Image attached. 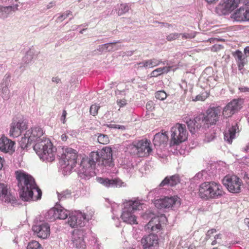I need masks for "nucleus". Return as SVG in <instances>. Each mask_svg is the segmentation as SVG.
<instances>
[{
    "label": "nucleus",
    "instance_id": "obj_62",
    "mask_svg": "<svg viewBox=\"0 0 249 249\" xmlns=\"http://www.w3.org/2000/svg\"><path fill=\"white\" fill-rule=\"evenodd\" d=\"M214 239L216 240L218 239H221V234H219L216 235L215 236H214Z\"/></svg>",
    "mask_w": 249,
    "mask_h": 249
},
{
    "label": "nucleus",
    "instance_id": "obj_59",
    "mask_svg": "<svg viewBox=\"0 0 249 249\" xmlns=\"http://www.w3.org/2000/svg\"><path fill=\"white\" fill-rule=\"evenodd\" d=\"M208 4L215 3L218 0H205Z\"/></svg>",
    "mask_w": 249,
    "mask_h": 249
},
{
    "label": "nucleus",
    "instance_id": "obj_39",
    "mask_svg": "<svg viewBox=\"0 0 249 249\" xmlns=\"http://www.w3.org/2000/svg\"><path fill=\"white\" fill-rule=\"evenodd\" d=\"M71 195V191L70 190H66L59 193L58 195V198L60 200H62L64 198L69 197Z\"/></svg>",
    "mask_w": 249,
    "mask_h": 249
},
{
    "label": "nucleus",
    "instance_id": "obj_24",
    "mask_svg": "<svg viewBox=\"0 0 249 249\" xmlns=\"http://www.w3.org/2000/svg\"><path fill=\"white\" fill-rule=\"evenodd\" d=\"M232 18L237 21L249 20V10L241 7L233 13Z\"/></svg>",
    "mask_w": 249,
    "mask_h": 249
},
{
    "label": "nucleus",
    "instance_id": "obj_2",
    "mask_svg": "<svg viewBox=\"0 0 249 249\" xmlns=\"http://www.w3.org/2000/svg\"><path fill=\"white\" fill-rule=\"evenodd\" d=\"M112 160L111 148L105 147L99 151L91 152L89 155L88 163L90 167H94L96 162L104 166H110L112 164Z\"/></svg>",
    "mask_w": 249,
    "mask_h": 249
},
{
    "label": "nucleus",
    "instance_id": "obj_55",
    "mask_svg": "<svg viewBox=\"0 0 249 249\" xmlns=\"http://www.w3.org/2000/svg\"><path fill=\"white\" fill-rule=\"evenodd\" d=\"M201 101L202 100V96L200 95H198L196 96L195 99H193V101Z\"/></svg>",
    "mask_w": 249,
    "mask_h": 249
},
{
    "label": "nucleus",
    "instance_id": "obj_15",
    "mask_svg": "<svg viewBox=\"0 0 249 249\" xmlns=\"http://www.w3.org/2000/svg\"><path fill=\"white\" fill-rule=\"evenodd\" d=\"M220 112L221 109L219 107H211L206 111V116L203 117V122L204 121L207 124H215L218 120Z\"/></svg>",
    "mask_w": 249,
    "mask_h": 249
},
{
    "label": "nucleus",
    "instance_id": "obj_38",
    "mask_svg": "<svg viewBox=\"0 0 249 249\" xmlns=\"http://www.w3.org/2000/svg\"><path fill=\"white\" fill-rule=\"evenodd\" d=\"M181 36V34L174 33H171L166 36V39L168 41H172L178 38Z\"/></svg>",
    "mask_w": 249,
    "mask_h": 249
},
{
    "label": "nucleus",
    "instance_id": "obj_32",
    "mask_svg": "<svg viewBox=\"0 0 249 249\" xmlns=\"http://www.w3.org/2000/svg\"><path fill=\"white\" fill-rule=\"evenodd\" d=\"M10 192L7 184L0 182V197L10 199Z\"/></svg>",
    "mask_w": 249,
    "mask_h": 249
},
{
    "label": "nucleus",
    "instance_id": "obj_49",
    "mask_svg": "<svg viewBox=\"0 0 249 249\" xmlns=\"http://www.w3.org/2000/svg\"><path fill=\"white\" fill-rule=\"evenodd\" d=\"M221 48V46L219 45L214 44L211 47V50L213 52H216L220 50Z\"/></svg>",
    "mask_w": 249,
    "mask_h": 249
},
{
    "label": "nucleus",
    "instance_id": "obj_44",
    "mask_svg": "<svg viewBox=\"0 0 249 249\" xmlns=\"http://www.w3.org/2000/svg\"><path fill=\"white\" fill-rule=\"evenodd\" d=\"M181 36H182V38L183 39L194 38L195 36L193 34L189 33L181 34Z\"/></svg>",
    "mask_w": 249,
    "mask_h": 249
},
{
    "label": "nucleus",
    "instance_id": "obj_19",
    "mask_svg": "<svg viewBox=\"0 0 249 249\" xmlns=\"http://www.w3.org/2000/svg\"><path fill=\"white\" fill-rule=\"evenodd\" d=\"M143 249H156L158 246V237L157 235L150 234L143 237L141 240Z\"/></svg>",
    "mask_w": 249,
    "mask_h": 249
},
{
    "label": "nucleus",
    "instance_id": "obj_31",
    "mask_svg": "<svg viewBox=\"0 0 249 249\" xmlns=\"http://www.w3.org/2000/svg\"><path fill=\"white\" fill-rule=\"evenodd\" d=\"M164 64L161 60H158L153 58L152 59L144 60L143 66L144 68H151L160 65V64Z\"/></svg>",
    "mask_w": 249,
    "mask_h": 249
},
{
    "label": "nucleus",
    "instance_id": "obj_18",
    "mask_svg": "<svg viewBox=\"0 0 249 249\" xmlns=\"http://www.w3.org/2000/svg\"><path fill=\"white\" fill-rule=\"evenodd\" d=\"M32 229L37 236L40 238L46 239L50 234V226L47 223H42L35 225L33 226Z\"/></svg>",
    "mask_w": 249,
    "mask_h": 249
},
{
    "label": "nucleus",
    "instance_id": "obj_64",
    "mask_svg": "<svg viewBox=\"0 0 249 249\" xmlns=\"http://www.w3.org/2000/svg\"><path fill=\"white\" fill-rule=\"evenodd\" d=\"M216 243H217L216 240V239H215L214 240H213V241L212 242V245H215Z\"/></svg>",
    "mask_w": 249,
    "mask_h": 249
},
{
    "label": "nucleus",
    "instance_id": "obj_30",
    "mask_svg": "<svg viewBox=\"0 0 249 249\" xmlns=\"http://www.w3.org/2000/svg\"><path fill=\"white\" fill-rule=\"evenodd\" d=\"M170 67H163L162 68H157L150 73V77H156L164 72L167 73L170 71Z\"/></svg>",
    "mask_w": 249,
    "mask_h": 249
},
{
    "label": "nucleus",
    "instance_id": "obj_60",
    "mask_svg": "<svg viewBox=\"0 0 249 249\" xmlns=\"http://www.w3.org/2000/svg\"><path fill=\"white\" fill-rule=\"evenodd\" d=\"M244 222L248 226L249 229V218L245 219Z\"/></svg>",
    "mask_w": 249,
    "mask_h": 249
},
{
    "label": "nucleus",
    "instance_id": "obj_53",
    "mask_svg": "<svg viewBox=\"0 0 249 249\" xmlns=\"http://www.w3.org/2000/svg\"><path fill=\"white\" fill-rule=\"evenodd\" d=\"M60 79L58 77H53L52 78V81L56 83H58L60 82Z\"/></svg>",
    "mask_w": 249,
    "mask_h": 249
},
{
    "label": "nucleus",
    "instance_id": "obj_58",
    "mask_svg": "<svg viewBox=\"0 0 249 249\" xmlns=\"http://www.w3.org/2000/svg\"><path fill=\"white\" fill-rule=\"evenodd\" d=\"M4 161V160L0 157V170H1L3 167Z\"/></svg>",
    "mask_w": 249,
    "mask_h": 249
},
{
    "label": "nucleus",
    "instance_id": "obj_63",
    "mask_svg": "<svg viewBox=\"0 0 249 249\" xmlns=\"http://www.w3.org/2000/svg\"><path fill=\"white\" fill-rule=\"evenodd\" d=\"M245 151H247V152H249V143L246 146V147L245 148Z\"/></svg>",
    "mask_w": 249,
    "mask_h": 249
},
{
    "label": "nucleus",
    "instance_id": "obj_28",
    "mask_svg": "<svg viewBox=\"0 0 249 249\" xmlns=\"http://www.w3.org/2000/svg\"><path fill=\"white\" fill-rule=\"evenodd\" d=\"M168 137L167 132L157 133L154 137L153 143L155 145L160 146L167 142Z\"/></svg>",
    "mask_w": 249,
    "mask_h": 249
},
{
    "label": "nucleus",
    "instance_id": "obj_47",
    "mask_svg": "<svg viewBox=\"0 0 249 249\" xmlns=\"http://www.w3.org/2000/svg\"><path fill=\"white\" fill-rule=\"evenodd\" d=\"M109 127L114 128H118L122 130H124L125 129V127L124 125H119L115 124H110Z\"/></svg>",
    "mask_w": 249,
    "mask_h": 249
},
{
    "label": "nucleus",
    "instance_id": "obj_40",
    "mask_svg": "<svg viewBox=\"0 0 249 249\" xmlns=\"http://www.w3.org/2000/svg\"><path fill=\"white\" fill-rule=\"evenodd\" d=\"M214 132L213 130H211L209 133L205 134V141L207 142H210L213 140L215 137Z\"/></svg>",
    "mask_w": 249,
    "mask_h": 249
},
{
    "label": "nucleus",
    "instance_id": "obj_61",
    "mask_svg": "<svg viewBox=\"0 0 249 249\" xmlns=\"http://www.w3.org/2000/svg\"><path fill=\"white\" fill-rule=\"evenodd\" d=\"M12 7V10L13 11H15L18 9V4H16Z\"/></svg>",
    "mask_w": 249,
    "mask_h": 249
},
{
    "label": "nucleus",
    "instance_id": "obj_33",
    "mask_svg": "<svg viewBox=\"0 0 249 249\" xmlns=\"http://www.w3.org/2000/svg\"><path fill=\"white\" fill-rule=\"evenodd\" d=\"M12 11V6L4 7L0 5V17L3 18L7 17Z\"/></svg>",
    "mask_w": 249,
    "mask_h": 249
},
{
    "label": "nucleus",
    "instance_id": "obj_11",
    "mask_svg": "<svg viewBox=\"0 0 249 249\" xmlns=\"http://www.w3.org/2000/svg\"><path fill=\"white\" fill-rule=\"evenodd\" d=\"M91 215L85 213H77L75 214L69 215L68 223L72 228L82 227L85 226V221H89Z\"/></svg>",
    "mask_w": 249,
    "mask_h": 249
},
{
    "label": "nucleus",
    "instance_id": "obj_12",
    "mask_svg": "<svg viewBox=\"0 0 249 249\" xmlns=\"http://www.w3.org/2000/svg\"><path fill=\"white\" fill-rule=\"evenodd\" d=\"M240 0H223V3H220L217 8L219 14L227 15L232 11L238 5Z\"/></svg>",
    "mask_w": 249,
    "mask_h": 249
},
{
    "label": "nucleus",
    "instance_id": "obj_27",
    "mask_svg": "<svg viewBox=\"0 0 249 249\" xmlns=\"http://www.w3.org/2000/svg\"><path fill=\"white\" fill-rule=\"evenodd\" d=\"M238 130V127L236 122H234L232 124L231 127H230L227 131H225L224 133V139L225 141L227 142L229 144H231L232 140L235 137V133L237 130Z\"/></svg>",
    "mask_w": 249,
    "mask_h": 249
},
{
    "label": "nucleus",
    "instance_id": "obj_46",
    "mask_svg": "<svg viewBox=\"0 0 249 249\" xmlns=\"http://www.w3.org/2000/svg\"><path fill=\"white\" fill-rule=\"evenodd\" d=\"M116 43H107V44H105L104 45H102L101 46H99V50L100 51H104L105 50H107V48H108V47L109 46H111L113 44H115Z\"/></svg>",
    "mask_w": 249,
    "mask_h": 249
},
{
    "label": "nucleus",
    "instance_id": "obj_51",
    "mask_svg": "<svg viewBox=\"0 0 249 249\" xmlns=\"http://www.w3.org/2000/svg\"><path fill=\"white\" fill-rule=\"evenodd\" d=\"M239 89L241 92H249V88L246 87H240Z\"/></svg>",
    "mask_w": 249,
    "mask_h": 249
},
{
    "label": "nucleus",
    "instance_id": "obj_26",
    "mask_svg": "<svg viewBox=\"0 0 249 249\" xmlns=\"http://www.w3.org/2000/svg\"><path fill=\"white\" fill-rule=\"evenodd\" d=\"M233 55L237 63L239 71H240L241 73H243L242 71L244 70V67L247 63V58L243 55V53L239 50L236 51Z\"/></svg>",
    "mask_w": 249,
    "mask_h": 249
},
{
    "label": "nucleus",
    "instance_id": "obj_4",
    "mask_svg": "<svg viewBox=\"0 0 249 249\" xmlns=\"http://www.w3.org/2000/svg\"><path fill=\"white\" fill-rule=\"evenodd\" d=\"M141 203L138 200H129L124 203L121 218L123 221L127 224H137V216L134 214L135 211L139 210Z\"/></svg>",
    "mask_w": 249,
    "mask_h": 249
},
{
    "label": "nucleus",
    "instance_id": "obj_25",
    "mask_svg": "<svg viewBox=\"0 0 249 249\" xmlns=\"http://www.w3.org/2000/svg\"><path fill=\"white\" fill-rule=\"evenodd\" d=\"M180 181L179 176L176 174L171 176H167L161 182L160 184V187H163L166 185H169L170 186H175L178 184Z\"/></svg>",
    "mask_w": 249,
    "mask_h": 249
},
{
    "label": "nucleus",
    "instance_id": "obj_20",
    "mask_svg": "<svg viewBox=\"0 0 249 249\" xmlns=\"http://www.w3.org/2000/svg\"><path fill=\"white\" fill-rule=\"evenodd\" d=\"M167 220L164 215L152 218L146 225L147 229L151 231L158 232L161 228V222Z\"/></svg>",
    "mask_w": 249,
    "mask_h": 249
},
{
    "label": "nucleus",
    "instance_id": "obj_42",
    "mask_svg": "<svg viewBox=\"0 0 249 249\" xmlns=\"http://www.w3.org/2000/svg\"><path fill=\"white\" fill-rule=\"evenodd\" d=\"M2 90V98L5 100L8 99L10 98V90L6 87L3 89Z\"/></svg>",
    "mask_w": 249,
    "mask_h": 249
},
{
    "label": "nucleus",
    "instance_id": "obj_7",
    "mask_svg": "<svg viewBox=\"0 0 249 249\" xmlns=\"http://www.w3.org/2000/svg\"><path fill=\"white\" fill-rule=\"evenodd\" d=\"M44 134L43 129L39 127H34L26 131L24 137L21 139V142L24 146L27 147L33 142H40L44 141V138H41Z\"/></svg>",
    "mask_w": 249,
    "mask_h": 249
},
{
    "label": "nucleus",
    "instance_id": "obj_13",
    "mask_svg": "<svg viewBox=\"0 0 249 249\" xmlns=\"http://www.w3.org/2000/svg\"><path fill=\"white\" fill-rule=\"evenodd\" d=\"M69 215V212L63 208L53 207L49 210L46 214L47 219L50 221H53L55 219H65Z\"/></svg>",
    "mask_w": 249,
    "mask_h": 249
},
{
    "label": "nucleus",
    "instance_id": "obj_23",
    "mask_svg": "<svg viewBox=\"0 0 249 249\" xmlns=\"http://www.w3.org/2000/svg\"><path fill=\"white\" fill-rule=\"evenodd\" d=\"M65 159L68 161V165L73 168L76 164L77 155L76 151L71 148H67L65 152Z\"/></svg>",
    "mask_w": 249,
    "mask_h": 249
},
{
    "label": "nucleus",
    "instance_id": "obj_57",
    "mask_svg": "<svg viewBox=\"0 0 249 249\" xmlns=\"http://www.w3.org/2000/svg\"><path fill=\"white\" fill-rule=\"evenodd\" d=\"M67 115V112L65 110H63L62 118H63V123H65V120Z\"/></svg>",
    "mask_w": 249,
    "mask_h": 249
},
{
    "label": "nucleus",
    "instance_id": "obj_17",
    "mask_svg": "<svg viewBox=\"0 0 249 249\" xmlns=\"http://www.w3.org/2000/svg\"><path fill=\"white\" fill-rule=\"evenodd\" d=\"M15 142L5 136L0 138V150L5 153L12 154L15 150Z\"/></svg>",
    "mask_w": 249,
    "mask_h": 249
},
{
    "label": "nucleus",
    "instance_id": "obj_48",
    "mask_svg": "<svg viewBox=\"0 0 249 249\" xmlns=\"http://www.w3.org/2000/svg\"><path fill=\"white\" fill-rule=\"evenodd\" d=\"M117 103L120 107H124L126 104V101L124 99L118 100Z\"/></svg>",
    "mask_w": 249,
    "mask_h": 249
},
{
    "label": "nucleus",
    "instance_id": "obj_1",
    "mask_svg": "<svg viewBox=\"0 0 249 249\" xmlns=\"http://www.w3.org/2000/svg\"><path fill=\"white\" fill-rule=\"evenodd\" d=\"M20 198L25 201L41 198L42 192L37 186L34 178L22 171L15 172Z\"/></svg>",
    "mask_w": 249,
    "mask_h": 249
},
{
    "label": "nucleus",
    "instance_id": "obj_3",
    "mask_svg": "<svg viewBox=\"0 0 249 249\" xmlns=\"http://www.w3.org/2000/svg\"><path fill=\"white\" fill-rule=\"evenodd\" d=\"M34 149L43 160L52 162L55 159L56 148L48 139L36 143Z\"/></svg>",
    "mask_w": 249,
    "mask_h": 249
},
{
    "label": "nucleus",
    "instance_id": "obj_22",
    "mask_svg": "<svg viewBox=\"0 0 249 249\" xmlns=\"http://www.w3.org/2000/svg\"><path fill=\"white\" fill-rule=\"evenodd\" d=\"M73 246L76 249H85L86 244L84 240V232L82 230L74 231L72 236Z\"/></svg>",
    "mask_w": 249,
    "mask_h": 249
},
{
    "label": "nucleus",
    "instance_id": "obj_45",
    "mask_svg": "<svg viewBox=\"0 0 249 249\" xmlns=\"http://www.w3.org/2000/svg\"><path fill=\"white\" fill-rule=\"evenodd\" d=\"M215 232H216V230L214 229H212L210 230H209L206 234L205 239L206 240H208L209 238H210L211 237L212 234H213V233H214Z\"/></svg>",
    "mask_w": 249,
    "mask_h": 249
},
{
    "label": "nucleus",
    "instance_id": "obj_35",
    "mask_svg": "<svg viewBox=\"0 0 249 249\" xmlns=\"http://www.w3.org/2000/svg\"><path fill=\"white\" fill-rule=\"evenodd\" d=\"M130 7L127 3H122L120 4L119 9L118 11V15L121 16L129 10Z\"/></svg>",
    "mask_w": 249,
    "mask_h": 249
},
{
    "label": "nucleus",
    "instance_id": "obj_21",
    "mask_svg": "<svg viewBox=\"0 0 249 249\" xmlns=\"http://www.w3.org/2000/svg\"><path fill=\"white\" fill-rule=\"evenodd\" d=\"M183 120L184 122L187 124L190 131L192 133H195L196 130L200 129L201 127L202 119L200 115L196 117L193 120L188 116L184 117Z\"/></svg>",
    "mask_w": 249,
    "mask_h": 249
},
{
    "label": "nucleus",
    "instance_id": "obj_37",
    "mask_svg": "<svg viewBox=\"0 0 249 249\" xmlns=\"http://www.w3.org/2000/svg\"><path fill=\"white\" fill-rule=\"evenodd\" d=\"M155 97L157 99L163 100L167 97V94L164 91L160 90L155 93Z\"/></svg>",
    "mask_w": 249,
    "mask_h": 249
},
{
    "label": "nucleus",
    "instance_id": "obj_10",
    "mask_svg": "<svg viewBox=\"0 0 249 249\" xmlns=\"http://www.w3.org/2000/svg\"><path fill=\"white\" fill-rule=\"evenodd\" d=\"M154 204L158 209H169L179 206L180 201L179 197L174 196L157 199L155 201Z\"/></svg>",
    "mask_w": 249,
    "mask_h": 249
},
{
    "label": "nucleus",
    "instance_id": "obj_36",
    "mask_svg": "<svg viewBox=\"0 0 249 249\" xmlns=\"http://www.w3.org/2000/svg\"><path fill=\"white\" fill-rule=\"evenodd\" d=\"M98 142L101 144H107L109 142V139L107 135L100 134L98 137Z\"/></svg>",
    "mask_w": 249,
    "mask_h": 249
},
{
    "label": "nucleus",
    "instance_id": "obj_34",
    "mask_svg": "<svg viewBox=\"0 0 249 249\" xmlns=\"http://www.w3.org/2000/svg\"><path fill=\"white\" fill-rule=\"evenodd\" d=\"M27 249H43L39 243L33 240L29 242Z\"/></svg>",
    "mask_w": 249,
    "mask_h": 249
},
{
    "label": "nucleus",
    "instance_id": "obj_6",
    "mask_svg": "<svg viewBox=\"0 0 249 249\" xmlns=\"http://www.w3.org/2000/svg\"><path fill=\"white\" fill-rule=\"evenodd\" d=\"M171 131V143L173 145H178L187 139L188 132L184 124L177 123Z\"/></svg>",
    "mask_w": 249,
    "mask_h": 249
},
{
    "label": "nucleus",
    "instance_id": "obj_8",
    "mask_svg": "<svg viewBox=\"0 0 249 249\" xmlns=\"http://www.w3.org/2000/svg\"><path fill=\"white\" fill-rule=\"evenodd\" d=\"M223 185L232 193H239L241 192L243 183L242 179L235 175H227L222 180Z\"/></svg>",
    "mask_w": 249,
    "mask_h": 249
},
{
    "label": "nucleus",
    "instance_id": "obj_29",
    "mask_svg": "<svg viewBox=\"0 0 249 249\" xmlns=\"http://www.w3.org/2000/svg\"><path fill=\"white\" fill-rule=\"evenodd\" d=\"M97 180L99 183L107 187L111 186H116L120 181V180L118 179H109L108 178H98Z\"/></svg>",
    "mask_w": 249,
    "mask_h": 249
},
{
    "label": "nucleus",
    "instance_id": "obj_14",
    "mask_svg": "<svg viewBox=\"0 0 249 249\" xmlns=\"http://www.w3.org/2000/svg\"><path fill=\"white\" fill-rule=\"evenodd\" d=\"M27 122L24 119L13 122L11 125L9 134L11 137H18L22 132L27 128Z\"/></svg>",
    "mask_w": 249,
    "mask_h": 249
},
{
    "label": "nucleus",
    "instance_id": "obj_16",
    "mask_svg": "<svg viewBox=\"0 0 249 249\" xmlns=\"http://www.w3.org/2000/svg\"><path fill=\"white\" fill-rule=\"evenodd\" d=\"M242 100L233 99L223 108L222 114L225 118L231 116L241 107Z\"/></svg>",
    "mask_w": 249,
    "mask_h": 249
},
{
    "label": "nucleus",
    "instance_id": "obj_54",
    "mask_svg": "<svg viewBox=\"0 0 249 249\" xmlns=\"http://www.w3.org/2000/svg\"><path fill=\"white\" fill-rule=\"evenodd\" d=\"M144 63V61H143L141 62L137 63V64H136L135 66L138 65L137 68H143V67H144V66H143Z\"/></svg>",
    "mask_w": 249,
    "mask_h": 249
},
{
    "label": "nucleus",
    "instance_id": "obj_9",
    "mask_svg": "<svg viewBox=\"0 0 249 249\" xmlns=\"http://www.w3.org/2000/svg\"><path fill=\"white\" fill-rule=\"evenodd\" d=\"M150 143L147 140H142L134 142L129 146V148L139 157H147L152 152Z\"/></svg>",
    "mask_w": 249,
    "mask_h": 249
},
{
    "label": "nucleus",
    "instance_id": "obj_56",
    "mask_svg": "<svg viewBox=\"0 0 249 249\" xmlns=\"http://www.w3.org/2000/svg\"><path fill=\"white\" fill-rule=\"evenodd\" d=\"M61 139L62 141L65 142L68 139V136L65 134H63L61 136Z\"/></svg>",
    "mask_w": 249,
    "mask_h": 249
},
{
    "label": "nucleus",
    "instance_id": "obj_50",
    "mask_svg": "<svg viewBox=\"0 0 249 249\" xmlns=\"http://www.w3.org/2000/svg\"><path fill=\"white\" fill-rule=\"evenodd\" d=\"M215 41H216V39L215 38H208L207 40H203V42L208 43L210 42V43H214Z\"/></svg>",
    "mask_w": 249,
    "mask_h": 249
},
{
    "label": "nucleus",
    "instance_id": "obj_5",
    "mask_svg": "<svg viewBox=\"0 0 249 249\" xmlns=\"http://www.w3.org/2000/svg\"><path fill=\"white\" fill-rule=\"evenodd\" d=\"M224 193L220 184L214 181L203 182V199L218 198Z\"/></svg>",
    "mask_w": 249,
    "mask_h": 249
},
{
    "label": "nucleus",
    "instance_id": "obj_41",
    "mask_svg": "<svg viewBox=\"0 0 249 249\" xmlns=\"http://www.w3.org/2000/svg\"><path fill=\"white\" fill-rule=\"evenodd\" d=\"M99 108V106L96 105H92L90 107V113L94 116L96 115L98 113V111Z\"/></svg>",
    "mask_w": 249,
    "mask_h": 249
},
{
    "label": "nucleus",
    "instance_id": "obj_43",
    "mask_svg": "<svg viewBox=\"0 0 249 249\" xmlns=\"http://www.w3.org/2000/svg\"><path fill=\"white\" fill-rule=\"evenodd\" d=\"M71 12L70 11H66V14H63L58 17L57 19L59 21H62L64 19L67 18L69 15L71 14Z\"/></svg>",
    "mask_w": 249,
    "mask_h": 249
},
{
    "label": "nucleus",
    "instance_id": "obj_52",
    "mask_svg": "<svg viewBox=\"0 0 249 249\" xmlns=\"http://www.w3.org/2000/svg\"><path fill=\"white\" fill-rule=\"evenodd\" d=\"M244 53L245 55L244 56L247 58L249 56V47H246L244 49Z\"/></svg>",
    "mask_w": 249,
    "mask_h": 249
}]
</instances>
